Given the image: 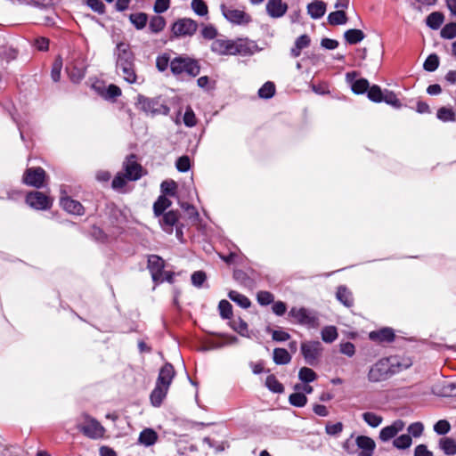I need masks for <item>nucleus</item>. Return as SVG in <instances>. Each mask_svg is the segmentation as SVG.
Returning <instances> with one entry per match:
<instances>
[{"label":"nucleus","instance_id":"nucleus-1","mask_svg":"<svg viewBox=\"0 0 456 456\" xmlns=\"http://www.w3.org/2000/svg\"><path fill=\"white\" fill-rule=\"evenodd\" d=\"M412 361L406 356L390 355L382 357L369 369L367 379L370 383L384 382L410 368Z\"/></svg>","mask_w":456,"mask_h":456},{"label":"nucleus","instance_id":"nucleus-2","mask_svg":"<svg viewBox=\"0 0 456 456\" xmlns=\"http://www.w3.org/2000/svg\"><path fill=\"white\" fill-rule=\"evenodd\" d=\"M114 55L116 56V71L125 81L134 84L137 81V75L134 69V54L130 45L126 43H118L116 46Z\"/></svg>","mask_w":456,"mask_h":456},{"label":"nucleus","instance_id":"nucleus-3","mask_svg":"<svg viewBox=\"0 0 456 456\" xmlns=\"http://www.w3.org/2000/svg\"><path fill=\"white\" fill-rule=\"evenodd\" d=\"M170 69L174 75H188L196 77L199 75L200 67L197 61L184 56L175 57L170 61Z\"/></svg>","mask_w":456,"mask_h":456},{"label":"nucleus","instance_id":"nucleus-4","mask_svg":"<svg viewBox=\"0 0 456 456\" xmlns=\"http://www.w3.org/2000/svg\"><path fill=\"white\" fill-rule=\"evenodd\" d=\"M136 108L147 115H167L169 108L158 99H150L142 95L137 97Z\"/></svg>","mask_w":456,"mask_h":456},{"label":"nucleus","instance_id":"nucleus-5","mask_svg":"<svg viewBox=\"0 0 456 456\" xmlns=\"http://www.w3.org/2000/svg\"><path fill=\"white\" fill-rule=\"evenodd\" d=\"M289 317L293 319L291 321L293 323L307 328H317L319 326L315 314L305 307H292L289 312Z\"/></svg>","mask_w":456,"mask_h":456},{"label":"nucleus","instance_id":"nucleus-6","mask_svg":"<svg viewBox=\"0 0 456 456\" xmlns=\"http://www.w3.org/2000/svg\"><path fill=\"white\" fill-rule=\"evenodd\" d=\"M322 346L319 341H305L301 344V353L309 365H315L322 353Z\"/></svg>","mask_w":456,"mask_h":456},{"label":"nucleus","instance_id":"nucleus-7","mask_svg":"<svg viewBox=\"0 0 456 456\" xmlns=\"http://www.w3.org/2000/svg\"><path fill=\"white\" fill-rule=\"evenodd\" d=\"M84 419V423L79 424L78 428L85 436L93 439L103 436L105 429L96 419L89 418L86 415Z\"/></svg>","mask_w":456,"mask_h":456},{"label":"nucleus","instance_id":"nucleus-8","mask_svg":"<svg viewBox=\"0 0 456 456\" xmlns=\"http://www.w3.org/2000/svg\"><path fill=\"white\" fill-rule=\"evenodd\" d=\"M45 176V171L42 167H29L24 172L22 182L29 186L41 188L44 186Z\"/></svg>","mask_w":456,"mask_h":456},{"label":"nucleus","instance_id":"nucleus-9","mask_svg":"<svg viewBox=\"0 0 456 456\" xmlns=\"http://www.w3.org/2000/svg\"><path fill=\"white\" fill-rule=\"evenodd\" d=\"M198 28L195 20L189 18L179 19L172 26V32L176 37L192 36Z\"/></svg>","mask_w":456,"mask_h":456},{"label":"nucleus","instance_id":"nucleus-10","mask_svg":"<svg viewBox=\"0 0 456 456\" xmlns=\"http://www.w3.org/2000/svg\"><path fill=\"white\" fill-rule=\"evenodd\" d=\"M26 202L37 210L49 209L53 204V200L41 191L28 192L26 196Z\"/></svg>","mask_w":456,"mask_h":456},{"label":"nucleus","instance_id":"nucleus-11","mask_svg":"<svg viewBox=\"0 0 456 456\" xmlns=\"http://www.w3.org/2000/svg\"><path fill=\"white\" fill-rule=\"evenodd\" d=\"M221 11L225 19L233 24L245 25L251 21L250 15L242 10L228 8L223 4Z\"/></svg>","mask_w":456,"mask_h":456},{"label":"nucleus","instance_id":"nucleus-12","mask_svg":"<svg viewBox=\"0 0 456 456\" xmlns=\"http://www.w3.org/2000/svg\"><path fill=\"white\" fill-rule=\"evenodd\" d=\"M240 45L231 40L217 39L212 43V51L219 54H237L240 53Z\"/></svg>","mask_w":456,"mask_h":456},{"label":"nucleus","instance_id":"nucleus-13","mask_svg":"<svg viewBox=\"0 0 456 456\" xmlns=\"http://www.w3.org/2000/svg\"><path fill=\"white\" fill-rule=\"evenodd\" d=\"M164 260L156 256L152 255L148 259V268L151 273V277L156 282H162L164 281L163 278V268H164Z\"/></svg>","mask_w":456,"mask_h":456},{"label":"nucleus","instance_id":"nucleus-14","mask_svg":"<svg viewBox=\"0 0 456 456\" xmlns=\"http://www.w3.org/2000/svg\"><path fill=\"white\" fill-rule=\"evenodd\" d=\"M405 423L402 419L395 420L391 425L383 428L379 432V439L383 442L394 438L399 432L403 430Z\"/></svg>","mask_w":456,"mask_h":456},{"label":"nucleus","instance_id":"nucleus-15","mask_svg":"<svg viewBox=\"0 0 456 456\" xmlns=\"http://www.w3.org/2000/svg\"><path fill=\"white\" fill-rule=\"evenodd\" d=\"M265 9L271 18L278 19L287 12L288 4L282 0H268Z\"/></svg>","mask_w":456,"mask_h":456},{"label":"nucleus","instance_id":"nucleus-16","mask_svg":"<svg viewBox=\"0 0 456 456\" xmlns=\"http://www.w3.org/2000/svg\"><path fill=\"white\" fill-rule=\"evenodd\" d=\"M356 72H349L346 75V81L351 85L352 91L356 94L366 93L370 88L369 81L365 78L355 79Z\"/></svg>","mask_w":456,"mask_h":456},{"label":"nucleus","instance_id":"nucleus-17","mask_svg":"<svg viewBox=\"0 0 456 456\" xmlns=\"http://www.w3.org/2000/svg\"><path fill=\"white\" fill-rule=\"evenodd\" d=\"M126 175L128 180H138L141 177L142 167L135 160L134 155H130L124 164Z\"/></svg>","mask_w":456,"mask_h":456},{"label":"nucleus","instance_id":"nucleus-18","mask_svg":"<svg viewBox=\"0 0 456 456\" xmlns=\"http://www.w3.org/2000/svg\"><path fill=\"white\" fill-rule=\"evenodd\" d=\"M60 203L62 208L69 214L81 216L85 213V208L82 204L67 195L61 197Z\"/></svg>","mask_w":456,"mask_h":456},{"label":"nucleus","instance_id":"nucleus-19","mask_svg":"<svg viewBox=\"0 0 456 456\" xmlns=\"http://www.w3.org/2000/svg\"><path fill=\"white\" fill-rule=\"evenodd\" d=\"M370 340L378 343H390L395 339V332L391 328H383L369 334Z\"/></svg>","mask_w":456,"mask_h":456},{"label":"nucleus","instance_id":"nucleus-20","mask_svg":"<svg viewBox=\"0 0 456 456\" xmlns=\"http://www.w3.org/2000/svg\"><path fill=\"white\" fill-rule=\"evenodd\" d=\"M175 371L171 363H166L159 372V376L157 379V382L163 387L166 386L167 387H170L173 379L175 378Z\"/></svg>","mask_w":456,"mask_h":456},{"label":"nucleus","instance_id":"nucleus-21","mask_svg":"<svg viewBox=\"0 0 456 456\" xmlns=\"http://www.w3.org/2000/svg\"><path fill=\"white\" fill-rule=\"evenodd\" d=\"M178 219V212L175 210H170L168 212L163 213V216L159 220V224L166 232L172 233L174 226L177 224Z\"/></svg>","mask_w":456,"mask_h":456},{"label":"nucleus","instance_id":"nucleus-22","mask_svg":"<svg viewBox=\"0 0 456 456\" xmlns=\"http://www.w3.org/2000/svg\"><path fill=\"white\" fill-rule=\"evenodd\" d=\"M168 389L169 387L156 383L155 388L150 396L151 404L155 407H159L166 398Z\"/></svg>","mask_w":456,"mask_h":456},{"label":"nucleus","instance_id":"nucleus-23","mask_svg":"<svg viewBox=\"0 0 456 456\" xmlns=\"http://www.w3.org/2000/svg\"><path fill=\"white\" fill-rule=\"evenodd\" d=\"M325 12L326 4L323 1L315 0L307 5V12L314 20L322 18Z\"/></svg>","mask_w":456,"mask_h":456},{"label":"nucleus","instance_id":"nucleus-24","mask_svg":"<svg viewBox=\"0 0 456 456\" xmlns=\"http://www.w3.org/2000/svg\"><path fill=\"white\" fill-rule=\"evenodd\" d=\"M158 434L152 428H144L139 435L138 443L144 446H151L158 441Z\"/></svg>","mask_w":456,"mask_h":456},{"label":"nucleus","instance_id":"nucleus-25","mask_svg":"<svg viewBox=\"0 0 456 456\" xmlns=\"http://www.w3.org/2000/svg\"><path fill=\"white\" fill-rule=\"evenodd\" d=\"M311 39L307 35H302L297 38L294 46L290 50L292 57L297 58L301 54V51L310 45Z\"/></svg>","mask_w":456,"mask_h":456},{"label":"nucleus","instance_id":"nucleus-26","mask_svg":"<svg viewBox=\"0 0 456 456\" xmlns=\"http://www.w3.org/2000/svg\"><path fill=\"white\" fill-rule=\"evenodd\" d=\"M66 69L70 79L75 83L82 80L86 75V68L83 65H68Z\"/></svg>","mask_w":456,"mask_h":456},{"label":"nucleus","instance_id":"nucleus-27","mask_svg":"<svg viewBox=\"0 0 456 456\" xmlns=\"http://www.w3.org/2000/svg\"><path fill=\"white\" fill-rule=\"evenodd\" d=\"M336 297L344 305L350 307L354 305L352 292L345 286H339Z\"/></svg>","mask_w":456,"mask_h":456},{"label":"nucleus","instance_id":"nucleus-28","mask_svg":"<svg viewBox=\"0 0 456 456\" xmlns=\"http://www.w3.org/2000/svg\"><path fill=\"white\" fill-rule=\"evenodd\" d=\"M439 447L446 455L452 456L456 454V442L452 438H441Z\"/></svg>","mask_w":456,"mask_h":456},{"label":"nucleus","instance_id":"nucleus-29","mask_svg":"<svg viewBox=\"0 0 456 456\" xmlns=\"http://www.w3.org/2000/svg\"><path fill=\"white\" fill-rule=\"evenodd\" d=\"M171 206V200L165 195H161L153 204V211L156 216H159Z\"/></svg>","mask_w":456,"mask_h":456},{"label":"nucleus","instance_id":"nucleus-30","mask_svg":"<svg viewBox=\"0 0 456 456\" xmlns=\"http://www.w3.org/2000/svg\"><path fill=\"white\" fill-rule=\"evenodd\" d=\"M273 362L276 364H288L291 361V356L284 348H275L273 354Z\"/></svg>","mask_w":456,"mask_h":456},{"label":"nucleus","instance_id":"nucleus-31","mask_svg":"<svg viewBox=\"0 0 456 456\" xmlns=\"http://www.w3.org/2000/svg\"><path fill=\"white\" fill-rule=\"evenodd\" d=\"M365 35L361 29H348L345 32L344 37L350 45H355L364 38Z\"/></svg>","mask_w":456,"mask_h":456},{"label":"nucleus","instance_id":"nucleus-32","mask_svg":"<svg viewBox=\"0 0 456 456\" xmlns=\"http://www.w3.org/2000/svg\"><path fill=\"white\" fill-rule=\"evenodd\" d=\"M229 298L238 304L242 308H248L251 305L250 300L244 295L235 290H231L228 294Z\"/></svg>","mask_w":456,"mask_h":456},{"label":"nucleus","instance_id":"nucleus-33","mask_svg":"<svg viewBox=\"0 0 456 456\" xmlns=\"http://www.w3.org/2000/svg\"><path fill=\"white\" fill-rule=\"evenodd\" d=\"M129 20L137 29H142L147 24L148 16L144 12H135L129 15Z\"/></svg>","mask_w":456,"mask_h":456},{"label":"nucleus","instance_id":"nucleus-34","mask_svg":"<svg viewBox=\"0 0 456 456\" xmlns=\"http://www.w3.org/2000/svg\"><path fill=\"white\" fill-rule=\"evenodd\" d=\"M328 21L330 25H343L346 23L347 17L343 10H338L329 14Z\"/></svg>","mask_w":456,"mask_h":456},{"label":"nucleus","instance_id":"nucleus-35","mask_svg":"<svg viewBox=\"0 0 456 456\" xmlns=\"http://www.w3.org/2000/svg\"><path fill=\"white\" fill-rule=\"evenodd\" d=\"M355 443L357 446L363 451H374L376 447L374 440L366 436H358L356 437Z\"/></svg>","mask_w":456,"mask_h":456},{"label":"nucleus","instance_id":"nucleus-36","mask_svg":"<svg viewBox=\"0 0 456 456\" xmlns=\"http://www.w3.org/2000/svg\"><path fill=\"white\" fill-rule=\"evenodd\" d=\"M231 328L243 337H249L248 324L240 318L230 322Z\"/></svg>","mask_w":456,"mask_h":456},{"label":"nucleus","instance_id":"nucleus-37","mask_svg":"<svg viewBox=\"0 0 456 456\" xmlns=\"http://www.w3.org/2000/svg\"><path fill=\"white\" fill-rule=\"evenodd\" d=\"M444 22V15L441 12H434L427 18V25L433 28L437 29Z\"/></svg>","mask_w":456,"mask_h":456},{"label":"nucleus","instance_id":"nucleus-38","mask_svg":"<svg viewBox=\"0 0 456 456\" xmlns=\"http://www.w3.org/2000/svg\"><path fill=\"white\" fill-rule=\"evenodd\" d=\"M362 416V419L371 428L379 427L383 421V418L380 415L371 411H366Z\"/></svg>","mask_w":456,"mask_h":456},{"label":"nucleus","instance_id":"nucleus-39","mask_svg":"<svg viewBox=\"0 0 456 456\" xmlns=\"http://www.w3.org/2000/svg\"><path fill=\"white\" fill-rule=\"evenodd\" d=\"M166 20L162 16H153L150 20V29L153 33H159L165 28Z\"/></svg>","mask_w":456,"mask_h":456},{"label":"nucleus","instance_id":"nucleus-40","mask_svg":"<svg viewBox=\"0 0 456 456\" xmlns=\"http://www.w3.org/2000/svg\"><path fill=\"white\" fill-rule=\"evenodd\" d=\"M412 444V439L410 435H401L397 438H395L393 441V445L399 449V450H404L409 448Z\"/></svg>","mask_w":456,"mask_h":456},{"label":"nucleus","instance_id":"nucleus-41","mask_svg":"<svg viewBox=\"0 0 456 456\" xmlns=\"http://www.w3.org/2000/svg\"><path fill=\"white\" fill-rule=\"evenodd\" d=\"M338 338V331L334 326L324 327L322 330V339L326 343H331Z\"/></svg>","mask_w":456,"mask_h":456},{"label":"nucleus","instance_id":"nucleus-42","mask_svg":"<svg viewBox=\"0 0 456 456\" xmlns=\"http://www.w3.org/2000/svg\"><path fill=\"white\" fill-rule=\"evenodd\" d=\"M266 387L274 393H282L284 387L281 383L276 379L274 375H269L265 380Z\"/></svg>","mask_w":456,"mask_h":456},{"label":"nucleus","instance_id":"nucleus-43","mask_svg":"<svg viewBox=\"0 0 456 456\" xmlns=\"http://www.w3.org/2000/svg\"><path fill=\"white\" fill-rule=\"evenodd\" d=\"M298 378L305 383L313 382L317 379L316 373L310 368L303 367L299 370Z\"/></svg>","mask_w":456,"mask_h":456},{"label":"nucleus","instance_id":"nucleus-44","mask_svg":"<svg viewBox=\"0 0 456 456\" xmlns=\"http://www.w3.org/2000/svg\"><path fill=\"white\" fill-rule=\"evenodd\" d=\"M275 93V86L273 82L265 83L258 90V95L261 98L269 99L273 96Z\"/></svg>","mask_w":456,"mask_h":456},{"label":"nucleus","instance_id":"nucleus-45","mask_svg":"<svg viewBox=\"0 0 456 456\" xmlns=\"http://www.w3.org/2000/svg\"><path fill=\"white\" fill-rule=\"evenodd\" d=\"M382 102L386 103L399 108L401 106L400 100L397 98L396 94L392 91L385 90L382 94Z\"/></svg>","mask_w":456,"mask_h":456},{"label":"nucleus","instance_id":"nucleus-46","mask_svg":"<svg viewBox=\"0 0 456 456\" xmlns=\"http://www.w3.org/2000/svg\"><path fill=\"white\" fill-rule=\"evenodd\" d=\"M191 8L200 16H207L208 13V5L203 0H192Z\"/></svg>","mask_w":456,"mask_h":456},{"label":"nucleus","instance_id":"nucleus-47","mask_svg":"<svg viewBox=\"0 0 456 456\" xmlns=\"http://www.w3.org/2000/svg\"><path fill=\"white\" fill-rule=\"evenodd\" d=\"M437 118L444 122L455 120L456 115L452 109L442 107L437 110Z\"/></svg>","mask_w":456,"mask_h":456},{"label":"nucleus","instance_id":"nucleus-48","mask_svg":"<svg viewBox=\"0 0 456 456\" xmlns=\"http://www.w3.org/2000/svg\"><path fill=\"white\" fill-rule=\"evenodd\" d=\"M382 94H383V91L377 85L370 86L369 90L367 91L368 98L374 102H382Z\"/></svg>","mask_w":456,"mask_h":456},{"label":"nucleus","instance_id":"nucleus-49","mask_svg":"<svg viewBox=\"0 0 456 456\" xmlns=\"http://www.w3.org/2000/svg\"><path fill=\"white\" fill-rule=\"evenodd\" d=\"M220 315L223 319H230L232 315V306L227 300H221L218 305Z\"/></svg>","mask_w":456,"mask_h":456},{"label":"nucleus","instance_id":"nucleus-50","mask_svg":"<svg viewBox=\"0 0 456 456\" xmlns=\"http://www.w3.org/2000/svg\"><path fill=\"white\" fill-rule=\"evenodd\" d=\"M289 403L296 407H303L307 403V397L303 393H294L289 397Z\"/></svg>","mask_w":456,"mask_h":456},{"label":"nucleus","instance_id":"nucleus-51","mask_svg":"<svg viewBox=\"0 0 456 456\" xmlns=\"http://www.w3.org/2000/svg\"><path fill=\"white\" fill-rule=\"evenodd\" d=\"M256 300L261 305H267L273 302L274 296L269 291L261 290L256 294Z\"/></svg>","mask_w":456,"mask_h":456},{"label":"nucleus","instance_id":"nucleus-52","mask_svg":"<svg viewBox=\"0 0 456 456\" xmlns=\"http://www.w3.org/2000/svg\"><path fill=\"white\" fill-rule=\"evenodd\" d=\"M439 65V58L436 54H430L424 62V69L427 71H435Z\"/></svg>","mask_w":456,"mask_h":456},{"label":"nucleus","instance_id":"nucleus-53","mask_svg":"<svg viewBox=\"0 0 456 456\" xmlns=\"http://www.w3.org/2000/svg\"><path fill=\"white\" fill-rule=\"evenodd\" d=\"M441 37L446 39H452L456 37V23L446 24L441 30Z\"/></svg>","mask_w":456,"mask_h":456},{"label":"nucleus","instance_id":"nucleus-54","mask_svg":"<svg viewBox=\"0 0 456 456\" xmlns=\"http://www.w3.org/2000/svg\"><path fill=\"white\" fill-rule=\"evenodd\" d=\"M161 191L168 196H175L177 185L174 181H164L161 183Z\"/></svg>","mask_w":456,"mask_h":456},{"label":"nucleus","instance_id":"nucleus-55","mask_svg":"<svg viewBox=\"0 0 456 456\" xmlns=\"http://www.w3.org/2000/svg\"><path fill=\"white\" fill-rule=\"evenodd\" d=\"M451 430V425L446 419H440L434 425V431L438 435H446Z\"/></svg>","mask_w":456,"mask_h":456},{"label":"nucleus","instance_id":"nucleus-56","mask_svg":"<svg viewBox=\"0 0 456 456\" xmlns=\"http://www.w3.org/2000/svg\"><path fill=\"white\" fill-rule=\"evenodd\" d=\"M183 123L188 127H192L197 124L196 116L191 107H188L185 110Z\"/></svg>","mask_w":456,"mask_h":456},{"label":"nucleus","instance_id":"nucleus-57","mask_svg":"<svg viewBox=\"0 0 456 456\" xmlns=\"http://www.w3.org/2000/svg\"><path fill=\"white\" fill-rule=\"evenodd\" d=\"M61 68L62 61L61 58H58L54 61L51 71V77L54 82H58L60 80Z\"/></svg>","mask_w":456,"mask_h":456},{"label":"nucleus","instance_id":"nucleus-58","mask_svg":"<svg viewBox=\"0 0 456 456\" xmlns=\"http://www.w3.org/2000/svg\"><path fill=\"white\" fill-rule=\"evenodd\" d=\"M344 425L342 422L328 423L325 431L330 436H338L343 431Z\"/></svg>","mask_w":456,"mask_h":456},{"label":"nucleus","instance_id":"nucleus-59","mask_svg":"<svg viewBox=\"0 0 456 456\" xmlns=\"http://www.w3.org/2000/svg\"><path fill=\"white\" fill-rule=\"evenodd\" d=\"M407 430L413 437H419L423 433L424 426L421 422H414L408 427Z\"/></svg>","mask_w":456,"mask_h":456},{"label":"nucleus","instance_id":"nucleus-60","mask_svg":"<svg viewBox=\"0 0 456 456\" xmlns=\"http://www.w3.org/2000/svg\"><path fill=\"white\" fill-rule=\"evenodd\" d=\"M191 283L196 287H200L207 279V275L203 271H197L191 274Z\"/></svg>","mask_w":456,"mask_h":456},{"label":"nucleus","instance_id":"nucleus-61","mask_svg":"<svg viewBox=\"0 0 456 456\" xmlns=\"http://www.w3.org/2000/svg\"><path fill=\"white\" fill-rule=\"evenodd\" d=\"M176 168L180 172H186L190 169L191 164H190V159L188 156H182L178 158L175 163Z\"/></svg>","mask_w":456,"mask_h":456},{"label":"nucleus","instance_id":"nucleus-62","mask_svg":"<svg viewBox=\"0 0 456 456\" xmlns=\"http://www.w3.org/2000/svg\"><path fill=\"white\" fill-rule=\"evenodd\" d=\"M170 7V0H156L153 10L156 13H162Z\"/></svg>","mask_w":456,"mask_h":456},{"label":"nucleus","instance_id":"nucleus-63","mask_svg":"<svg viewBox=\"0 0 456 456\" xmlns=\"http://www.w3.org/2000/svg\"><path fill=\"white\" fill-rule=\"evenodd\" d=\"M170 61L167 55L159 56L156 60V67L159 71H165L170 65Z\"/></svg>","mask_w":456,"mask_h":456},{"label":"nucleus","instance_id":"nucleus-64","mask_svg":"<svg viewBox=\"0 0 456 456\" xmlns=\"http://www.w3.org/2000/svg\"><path fill=\"white\" fill-rule=\"evenodd\" d=\"M340 352L349 357H352L355 353L354 345L351 342L340 344Z\"/></svg>","mask_w":456,"mask_h":456}]
</instances>
